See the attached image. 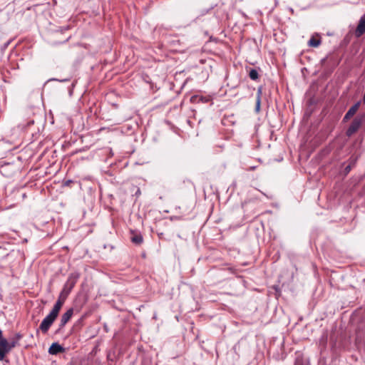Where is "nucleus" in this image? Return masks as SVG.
I'll return each mask as SVG.
<instances>
[{
	"label": "nucleus",
	"instance_id": "1",
	"mask_svg": "<svg viewBox=\"0 0 365 365\" xmlns=\"http://www.w3.org/2000/svg\"><path fill=\"white\" fill-rule=\"evenodd\" d=\"M80 277L79 273L75 272H72L69 274L66 283L63 285V287L59 294L60 299H63L64 300L66 299L71 290L76 285L78 278Z\"/></svg>",
	"mask_w": 365,
	"mask_h": 365
},
{
	"label": "nucleus",
	"instance_id": "19",
	"mask_svg": "<svg viewBox=\"0 0 365 365\" xmlns=\"http://www.w3.org/2000/svg\"><path fill=\"white\" fill-rule=\"evenodd\" d=\"M351 165H347V166L345 168V170H346V172H347V173H348V172H349V171L351 170Z\"/></svg>",
	"mask_w": 365,
	"mask_h": 365
},
{
	"label": "nucleus",
	"instance_id": "5",
	"mask_svg": "<svg viewBox=\"0 0 365 365\" xmlns=\"http://www.w3.org/2000/svg\"><path fill=\"white\" fill-rule=\"evenodd\" d=\"M11 351L7 339H2L0 341V361L4 360L5 356Z\"/></svg>",
	"mask_w": 365,
	"mask_h": 365
},
{
	"label": "nucleus",
	"instance_id": "22",
	"mask_svg": "<svg viewBox=\"0 0 365 365\" xmlns=\"http://www.w3.org/2000/svg\"><path fill=\"white\" fill-rule=\"evenodd\" d=\"M289 10L292 14H294V9L292 8H289Z\"/></svg>",
	"mask_w": 365,
	"mask_h": 365
},
{
	"label": "nucleus",
	"instance_id": "4",
	"mask_svg": "<svg viewBox=\"0 0 365 365\" xmlns=\"http://www.w3.org/2000/svg\"><path fill=\"white\" fill-rule=\"evenodd\" d=\"M73 314V309L70 308L61 316L60 324H59V327H58L57 331H61L65 327V325L71 319Z\"/></svg>",
	"mask_w": 365,
	"mask_h": 365
},
{
	"label": "nucleus",
	"instance_id": "10",
	"mask_svg": "<svg viewBox=\"0 0 365 365\" xmlns=\"http://www.w3.org/2000/svg\"><path fill=\"white\" fill-rule=\"evenodd\" d=\"M294 365H309V361L302 355L299 354L295 359Z\"/></svg>",
	"mask_w": 365,
	"mask_h": 365
},
{
	"label": "nucleus",
	"instance_id": "9",
	"mask_svg": "<svg viewBox=\"0 0 365 365\" xmlns=\"http://www.w3.org/2000/svg\"><path fill=\"white\" fill-rule=\"evenodd\" d=\"M63 348L58 343L55 342L51 344L48 349V353L52 355L57 354L61 352Z\"/></svg>",
	"mask_w": 365,
	"mask_h": 365
},
{
	"label": "nucleus",
	"instance_id": "3",
	"mask_svg": "<svg viewBox=\"0 0 365 365\" xmlns=\"http://www.w3.org/2000/svg\"><path fill=\"white\" fill-rule=\"evenodd\" d=\"M56 317L48 314L41 322L39 329L43 333L46 334L48 332L51 326L53 324L54 321L56 320Z\"/></svg>",
	"mask_w": 365,
	"mask_h": 365
},
{
	"label": "nucleus",
	"instance_id": "11",
	"mask_svg": "<svg viewBox=\"0 0 365 365\" xmlns=\"http://www.w3.org/2000/svg\"><path fill=\"white\" fill-rule=\"evenodd\" d=\"M130 240L133 243L140 245L143 241V236L140 234H135L131 237Z\"/></svg>",
	"mask_w": 365,
	"mask_h": 365
},
{
	"label": "nucleus",
	"instance_id": "23",
	"mask_svg": "<svg viewBox=\"0 0 365 365\" xmlns=\"http://www.w3.org/2000/svg\"><path fill=\"white\" fill-rule=\"evenodd\" d=\"M255 168V167H252L250 169L254 170Z\"/></svg>",
	"mask_w": 365,
	"mask_h": 365
},
{
	"label": "nucleus",
	"instance_id": "6",
	"mask_svg": "<svg viewBox=\"0 0 365 365\" xmlns=\"http://www.w3.org/2000/svg\"><path fill=\"white\" fill-rule=\"evenodd\" d=\"M360 105L361 101H358L354 105H353L344 115L343 118V122L348 121L352 116H354L355 113L357 112Z\"/></svg>",
	"mask_w": 365,
	"mask_h": 365
},
{
	"label": "nucleus",
	"instance_id": "12",
	"mask_svg": "<svg viewBox=\"0 0 365 365\" xmlns=\"http://www.w3.org/2000/svg\"><path fill=\"white\" fill-rule=\"evenodd\" d=\"M320 44L321 41L319 39L315 38L314 37H312L308 41V45L312 47H318Z\"/></svg>",
	"mask_w": 365,
	"mask_h": 365
},
{
	"label": "nucleus",
	"instance_id": "15",
	"mask_svg": "<svg viewBox=\"0 0 365 365\" xmlns=\"http://www.w3.org/2000/svg\"><path fill=\"white\" fill-rule=\"evenodd\" d=\"M260 103H261V100L256 99L255 111L257 113H258L260 110Z\"/></svg>",
	"mask_w": 365,
	"mask_h": 365
},
{
	"label": "nucleus",
	"instance_id": "13",
	"mask_svg": "<svg viewBox=\"0 0 365 365\" xmlns=\"http://www.w3.org/2000/svg\"><path fill=\"white\" fill-rule=\"evenodd\" d=\"M249 76L252 80L256 81L259 78L257 71L256 69L252 68L249 72Z\"/></svg>",
	"mask_w": 365,
	"mask_h": 365
},
{
	"label": "nucleus",
	"instance_id": "21",
	"mask_svg": "<svg viewBox=\"0 0 365 365\" xmlns=\"http://www.w3.org/2000/svg\"><path fill=\"white\" fill-rule=\"evenodd\" d=\"M71 182H72V180H67V181H66V182H64V185L67 186V185H70V183H71Z\"/></svg>",
	"mask_w": 365,
	"mask_h": 365
},
{
	"label": "nucleus",
	"instance_id": "20",
	"mask_svg": "<svg viewBox=\"0 0 365 365\" xmlns=\"http://www.w3.org/2000/svg\"><path fill=\"white\" fill-rule=\"evenodd\" d=\"M2 339H6L3 336L2 331L0 329V341Z\"/></svg>",
	"mask_w": 365,
	"mask_h": 365
},
{
	"label": "nucleus",
	"instance_id": "17",
	"mask_svg": "<svg viewBox=\"0 0 365 365\" xmlns=\"http://www.w3.org/2000/svg\"><path fill=\"white\" fill-rule=\"evenodd\" d=\"M15 339H16L18 341L22 338V335L19 333H17L15 334V336L14 337Z\"/></svg>",
	"mask_w": 365,
	"mask_h": 365
},
{
	"label": "nucleus",
	"instance_id": "18",
	"mask_svg": "<svg viewBox=\"0 0 365 365\" xmlns=\"http://www.w3.org/2000/svg\"><path fill=\"white\" fill-rule=\"evenodd\" d=\"M50 81H60V82H66V81H68V78H65V79H62V80H58L57 78H52Z\"/></svg>",
	"mask_w": 365,
	"mask_h": 365
},
{
	"label": "nucleus",
	"instance_id": "8",
	"mask_svg": "<svg viewBox=\"0 0 365 365\" xmlns=\"http://www.w3.org/2000/svg\"><path fill=\"white\" fill-rule=\"evenodd\" d=\"M64 301H65L64 299H60V297H58V300L56 302L55 304L53 305V307L52 309L51 310V312H49V314H51L52 316H54L56 318H57L59 311L61 310V309L64 303Z\"/></svg>",
	"mask_w": 365,
	"mask_h": 365
},
{
	"label": "nucleus",
	"instance_id": "7",
	"mask_svg": "<svg viewBox=\"0 0 365 365\" xmlns=\"http://www.w3.org/2000/svg\"><path fill=\"white\" fill-rule=\"evenodd\" d=\"M365 33V14L361 16L357 27L355 30L356 37H360Z\"/></svg>",
	"mask_w": 365,
	"mask_h": 365
},
{
	"label": "nucleus",
	"instance_id": "14",
	"mask_svg": "<svg viewBox=\"0 0 365 365\" xmlns=\"http://www.w3.org/2000/svg\"><path fill=\"white\" fill-rule=\"evenodd\" d=\"M19 344V341L13 338L10 342H9V346L10 349L11 350L13 348H14L17 344Z\"/></svg>",
	"mask_w": 365,
	"mask_h": 365
},
{
	"label": "nucleus",
	"instance_id": "16",
	"mask_svg": "<svg viewBox=\"0 0 365 365\" xmlns=\"http://www.w3.org/2000/svg\"><path fill=\"white\" fill-rule=\"evenodd\" d=\"M261 96H262V88H259L257 92V97L256 99L261 100Z\"/></svg>",
	"mask_w": 365,
	"mask_h": 365
},
{
	"label": "nucleus",
	"instance_id": "2",
	"mask_svg": "<svg viewBox=\"0 0 365 365\" xmlns=\"http://www.w3.org/2000/svg\"><path fill=\"white\" fill-rule=\"evenodd\" d=\"M365 115H358L356 116L348 128V129L346 131V135L348 137L351 136L354 133H355L361 127V124L363 123L364 120Z\"/></svg>",
	"mask_w": 365,
	"mask_h": 365
}]
</instances>
